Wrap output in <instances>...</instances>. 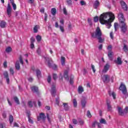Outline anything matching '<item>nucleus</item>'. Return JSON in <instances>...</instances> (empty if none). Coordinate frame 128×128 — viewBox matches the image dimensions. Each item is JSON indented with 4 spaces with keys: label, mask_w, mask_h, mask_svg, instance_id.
Here are the masks:
<instances>
[{
    "label": "nucleus",
    "mask_w": 128,
    "mask_h": 128,
    "mask_svg": "<svg viewBox=\"0 0 128 128\" xmlns=\"http://www.w3.org/2000/svg\"><path fill=\"white\" fill-rule=\"evenodd\" d=\"M114 14L112 12H106L100 14L99 17V22L101 24H106L108 28H110L112 22L114 20Z\"/></svg>",
    "instance_id": "1"
},
{
    "label": "nucleus",
    "mask_w": 128,
    "mask_h": 128,
    "mask_svg": "<svg viewBox=\"0 0 128 128\" xmlns=\"http://www.w3.org/2000/svg\"><path fill=\"white\" fill-rule=\"evenodd\" d=\"M118 18L119 20L120 26V32L122 34H124L128 32V26L126 22V18L124 16V14L120 12L118 14Z\"/></svg>",
    "instance_id": "2"
},
{
    "label": "nucleus",
    "mask_w": 128,
    "mask_h": 128,
    "mask_svg": "<svg viewBox=\"0 0 128 128\" xmlns=\"http://www.w3.org/2000/svg\"><path fill=\"white\" fill-rule=\"evenodd\" d=\"M102 30H100V27H97L95 32L91 33V36L94 38H97L98 40V42L100 44H102L104 42V40L102 38Z\"/></svg>",
    "instance_id": "3"
},
{
    "label": "nucleus",
    "mask_w": 128,
    "mask_h": 128,
    "mask_svg": "<svg viewBox=\"0 0 128 128\" xmlns=\"http://www.w3.org/2000/svg\"><path fill=\"white\" fill-rule=\"evenodd\" d=\"M44 59L46 62H48V66L49 68H52L53 70H56L58 68V66L56 65V64H54L52 65V64H54V61H52V58H50L48 57H44Z\"/></svg>",
    "instance_id": "4"
},
{
    "label": "nucleus",
    "mask_w": 128,
    "mask_h": 128,
    "mask_svg": "<svg viewBox=\"0 0 128 128\" xmlns=\"http://www.w3.org/2000/svg\"><path fill=\"white\" fill-rule=\"evenodd\" d=\"M112 45L108 46L107 50H109L108 52V58H109L110 60H112V56H114V52H112Z\"/></svg>",
    "instance_id": "5"
},
{
    "label": "nucleus",
    "mask_w": 128,
    "mask_h": 128,
    "mask_svg": "<svg viewBox=\"0 0 128 128\" xmlns=\"http://www.w3.org/2000/svg\"><path fill=\"white\" fill-rule=\"evenodd\" d=\"M119 90L122 92L123 94H128V90H126V86L124 84L121 83L119 87Z\"/></svg>",
    "instance_id": "6"
},
{
    "label": "nucleus",
    "mask_w": 128,
    "mask_h": 128,
    "mask_svg": "<svg viewBox=\"0 0 128 128\" xmlns=\"http://www.w3.org/2000/svg\"><path fill=\"white\" fill-rule=\"evenodd\" d=\"M46 114L44 112H41L39 116H37V120L38 122H40L41 120H43V122H46Z\"/></svg>",
    "instance_id": "7"
},
{
    "label": "nucleus",
    "mask_w": 128,
    "mask_h": 128,
    "mask_svg": "<svg viewBox=\"0 0 128 128\" xmlns=\"http://www.w3.org/2000/svg\"><path fill=\"white\" fill-rule=\"evenodd\" d=\"M110 80V76L108 74H105L103 76V82L104 84H108Z\"/></svg>",
    "instance_id": "8"
},
{
    "label": "nucleus",
    "mask_w": 128,
    "mask_h": 128,
    "mask_svg": "<svg viewBox=\"0 0 128 128\" xmlns=\"http://www.w3.org/2000/svg\"><path fill=\"white\" fill-rule=\"evenodd\" d=\"M3 74L4 76V78H6V82L8 84H10V78L8 77V72L5 71V72H4Z\"/></svg>",
    "instance_id": "9"
},
{
    "label": "nucleus",
    "mask_w": 128,
    "mask_h": 128,
    "mask_svg": "<svg viewBox=\"0 0 128 128\" xmlns=\"http://www.w3.org/2000/svg\"><path fill=\"white\" fill-rule=\"evenodd\" d=\"M120 4L122 8H123L124 10H128V5L126 4V2L124 1H120Z\"/></svg>",
    "instance_id": "10"
},
{
    "label": "nucleus",
    "mask_w": 128,
    "mask_h": 128,
    "mask_svg": "<svg viewBox=\"0 0 128 128\" xmlns=\"http://www.w3.org/2000/svg\"><path fill=\"white\" fill-rule=\"evenodd\" d=\"M56 86L52 85L51 88V94L52 96H56Z\"/></svg>",
    "instance_id": "11"
},
{
    "label": "nucleus",
    "mask_w": 128,
    "mask_h": 128,
    "mask_svg": "<svg viewBox=\"0 0 128 128\" xmlns=\"http://www.w3.org/2000/svg\"><path fill=\"white\" fill-rule=\"evenodd\" d=\"M110 65L108 64H106L104 66V69L102 70V72L106 74L108 72V71L110 70Z\"/></svg>",
    "instance_id": "12"
},
{
    "label": "nucleus",
    "mask_w": 128,
    "mask_h": 128,
    "mask_svg": "<svg viewBox=\"0 0 128 128\" xmlns=\"http://www.w3.org/2000/svg\"><path fill=\"white\" fill-rule=\"evenodd\" d=\"M7 14L9 16V17L10 16V14H12V6H10V4H8Z\"/></svg>",
    "instance_id": "13"
},
{
    "label": "nucleus",
    "mask_w": 128,
    "mask_h": 128,
    "mask_svg": "<svg viewBox=\"0 0 128 128\" xmlns=\"http://www.w3.org/2000/svg\"><path fill=\"white\" fill-rule=\"evenodd\" d=\"M115 64H117L121 65L122 64V58L120 57H118L116 60H114Z\"/></svg>",
    "instance_id": "14"
},
{
    "label": "nucleus",
    "mask_w": 128,
    "mask_h": 128,
    "mask_svg": "<svg viewBox=\"0 0 128 128\" xmlns=\"http://www.w3.org/2000/svg\"><path fill=\"white\" fill-rule=\"evenodd\" d=\"M106 104H107V108L108 112H110L112 110V108L110 105V102L107 100L106 101Z\"/></svg>",
    "instance_id": "15"
},
{
    "label": "nucleus",
    "mask_w": 128,
    "mask_h": 128,
    "mask_svg": "<svg viewBox=\"0 0 128 128\" xmlns=\"http://www.w3.org/2000/svg\"><path fill=\"white\" fill-rule=\"evenodd\" d=\"M64 77L66 80H69L70 78L68 77V70L64 71Z\"/></svg>",
    "instance_id": "16"
},
{
    "label": "nucleus",
    "mask_w": 128,
    "mask_h": 128,
    "mask_svg": "<svg viewBox=\"0 0 128 128\" xmlns=\"http://www.w3.org/2000/svg\"><path fill=\"white\" fill-rule=\"evenodd\" d=\"M31 90L33 92H36L38 94V88L36 86H33L31 88Z\"/></svg>",
    "instance_id": "17"
},
{
    "label": "nucleus",
    "mask_w": 128,
    "mask_h": 128,
    "mask_svg": "<svg viewBox=\"0 0 128 128\" xmlns=\"http://www.w3.org/2000/svg\"><path fill=\"white\" fill-rule=\"evenodd\" d=\"M118 110L119 116H124V111L122 110V108L121 107L118 106Z\"/></svg>",
    "instance_id": "18"
},
{
    "label": "nucleus",
    "mask_w": 128,
    "mask_h": 128,
    "mask_svg": "<svg viewBox=\"0 0 128 128\" xmlns=\"http://www.w3.org/2000/svg\"><path fill=\"white\" fill-rule=\"evenodd\" d=\"M15 68L17 70H20V61L17 60L15 64Z\"/></svg>",
    "instance_id": "19"
},
{
    "label": "nucleus",
    "mask_w": 128,
    "mask_h": 128,
    "mask_svg": "<svg viewBox=\"0 0 128 128\" xmlns=\"http://www.w3.org/2000/svg\"><path fill=\"white\" fill-rule=\"evenodd\" d=\"M36 76L38 78H42V72H40V70H36Z\"/></svg>",
    "instance_id": "20"
},
{
    "label": "nucleus",
    "mask_w": 128,
    "mask_h": 128,
    "mask_svg": "<svg viewBox=\"0 0 128 128\" xmlns=\"http://www.w3.org/2000/svg\"><path fill=\"white\" fill-rule=\"evenodd\" d=\"M100 1H98V0H96L94 2V8L96 9L98 8V6H100Z\"/></svg>",
    "instance_id": "21"
},
{
    "label": "nucleus",
    "mask_w": 128,
    "mask_h": 128,
    "mask_svg": "<svg viewBox=\"0 0 128 128\" xmlns=\"http://www.w3.org/2000/svg\"><path fill=\"white\" fill-rule=\"evenodd\" d=\"M84 92V88L82 86H79L78 87V94H82Z\"/></svg>",
    "instance_id": "22"
},
{
    "label": "nucleus",
    "mask_w": 128,
    "mask_h": 128,
    "mask_svg": "<svg viewBox=\"0 0 128 128\" xmlns=\"http://www.w3.org/2000/svg\"><path fill=\"white\" fill-rule=\"evenodd\" d=\"M108 94H109V96H112L113 98H114V100H116V93H114V92H112L108 91Z\"/></svg>",
    "instance_id": "23"
},
{
    "label": "nucleus",
    "mask_w": 128,
    "mask_h": 128,
    "mask_svg": "<svg viewBox=\"0 0 128 128\" xmlns=\"http://www.w3.org/2000/svg\"><path fill=\"white\" fill-rule=\"evenodd\" d=\"M0 26L1 28H6V22L4 20L1 21V22L0 23Z\"/></svg>",
    "instance_id": "24"
},
{
    "label": "nucleus",
    "mask_w": 128,
    "mask_h": 128,
    "mask_svg": "<svg viewBox=\"0 0 128 128\" xmlns=\"http://www.w3.org/2000/svg\"><path fill=\"white\" fill-rule=\"evenodd\" d=\"M63 106L64 108V110H68L70 109L68 103H63Z\"/></svg>",
    "instance_id": "25"
},
{
    "label": "nucleus",
    "mask_w": 128,
    "mask_h": 128,
    "mask_svg": "<svg viewBox=\"0 0 128 128\" xmlns=\"http://www.w3.org/2000/svg\"><path fill=\"white\" fill-rule=\"evenodd\" d=\"M51 14L52 16H56V8H52L51 9Z\"/></svg>",
    "instance_id": "26"
},
{
    "label": "nucleus",
    "mask_w": 128,
    "mask_h": 128,
    "mask_svg": "<svg viewBox=\"0 0 128 128\" xmlns=\"http://www.w3.org/2000/svg\"><path fill=\"white\" fill-rule=\"evenodd\" d=\"M38 28H40V26L38 25H36L34 28V32L35 34H36L38 32Z\"/></svg>",
    "instance_id": "27"
},
{
    "label": "nucleus",
    "mask_w": 128,
    "mask_h": 128,
    "mask_svg": "<svg viewBox=\"0 0 128 128\" xmlns=\"http://www.w3.org/2000/svg\"><path fill=\"white\" fill-rule=\"evenodd\" d=\"M100 124H106V120L105 119L102 118L100 120Z\"/></svg>",
    "instance_id": "28"
},
{
    "label": "nucleus",
    "mask_w": 128,
    "mask_h": 128,
    "mask_svg": "<svg viewBox=\"0 0 128 128\" xmlns=\"http://www.w3.org/2000/svg\"><path fill=\"white\" fill-rule=\"evenodd\" d=\"M81 104H82V108H85L86 104V100H82Z\"/></svg>",
    "instance_id": "29"
},
{
    "label": "nucleus",
    "mask_w": 128,
    "mask_h": 128,
    "mask_svg": "<svg viewBox=\"0 0 128 128\" xmlns=\"http://www.w3.org/2000/svg\"><path fill=\"white\" fill-rule=\"evenodd\" d=\"M66 62V58L64 56L61 57V63L62 66H64Z\"/></svg>",
    "instance_id": "30"
},
{
    "label": "nucleus",
    "mask_w": 128,
    "mask_h": 128,
    "mask_svg": "<svg viewBox=\"0 0 128 128\" xmlns=\"http://www.w3.org/2000/svg\"><path fill=\"white\" fill-rule=\"evenodd\" d=\"M14 100L16 104H20V100H18V97L14 96Z\"/></svg>",
    "instance_id": "31"
},
{
    "label": "nucleus",
    "mask_w": 128,
    "mask_h": 128,
    "mask_svg": "<svg viewBox=\"0 0 128 128\" xmlns=\"http://www.w3.org/2000/svg\"><path fill=\"white\" fill-rule=\"evenodd\" d=\"M9 120L10 124L14 122V116L12 115H10L9 116Z\"/></svg>",
    "instance_id": "32"
},
{
    "label": "nucleus",
    "mask_w": 128,
    "mask_h": 128,
    "mask_svg": "<svg viewBox=\"0 0 128 128\" xmlns=\"http://www.w3.org/2000/svg\"><path fill=\"white\" fill-rule=\"evenodd\" d=\"M28 116L29 122H30V124H34V120L30 118V114H28Z\"/></svg>",
    "instance_id": "33"
},
{
    "label": "nucleus",
    "mask_w": 128,
    "mask_h": 128,
    "mask_svg": "<svg viewBox=\"0 0 128 128\" xmlns=\"http://www.w3.org/2000/svg\"><path fill=\"white\" fill-rule=\"evenodd\" d=\"M73 104L74 108H76V106H78V102L76 101V99L73 100Z\"/></svg>",
    "instance_id": "34"
},
{
    "label": "nucleus",
    "mask_w": 128,
    "mask_h": 128,
    "mask_svg": "<svg viewBox=\"0 0 128 128\" xmlns=\"http://www.w3.org/2000/svg\"><path fill=\"white\" fill-rule=\"evenodd\" d=\"M20 64H22V66H24V60H22V55H20L19 58Z\"/></svg>",
    "instance_id": "35"
},
{
    "label": "nucleus",
    "mask_w": 128,
    "mask_h": 128,
    "mask_svg": "<svg viewBox=\"0 0 128 128\" xmlns=\"http://www.w3.org/2000/svg\"><path fill=\"white\" fill-rule=\"evenodd\" d=\"M6 52H12V47L8 46L6 49Z\"/></svg>",
    "instance_id": "36"
},
{
    "label": "nucleus",
    "mask_w": 128,
    "mask_h": 128,
    "mask_svg": "<svg viewBox=\"0 0 128 128\" xmlns=\"http://www.w3.org/2000/svg\"><path fill=\"white\" fill-rule=\"evenodd\" d=\"M36 40L37 42H40V40H42V36H40V35H38L36 36Z\"/></svg>",
    "instance_id": "37"
},
{
    "label": "nucleus",
    "mask_w": 128,
    "mask_h": 128,
    "mask_svg": "<svg viewBox=\"0 0 128 128\" xmlns=\"http://www.w3.org/2000/svg\"><path fill=\"white\" fill-rule=\"evenodd\" d=\"M123 50L125 52H126L128 50V46H126V44H124Z\"/></svg>",
    "instance_id": "38"
},
{
    "label": "nucleus",
    "mask_w": 128,
    "mask_h": 128,
    "mask_svg": "<svg viewBox=\"0 0 128 128\" xmlns=\"http://www.w3.org/2000/svg\"><path fill=\"white\" fill-rule=\"evenodd\" d=\"M47 82L48 84H50V82H52V76L49 75L47 78Z\"/></svg>",
    "instance_id": "39"
},
{
    "label": "nucleus",
    "mask_w": 128,
    "mask_h": 128,
    "mask_svg": "<svg viewBox=\"0 0 128 128\" xmlns=\"http://www.w3.org/2000/svg\"><path fill=\"white\" fill-rule=\"evenodd\" d=\"M78 122H79L80 126H84V121L80 119L78 120Z\"/></svg>",
    "instance_id": "40"
},
{
    "label": "nucleus",
    "mask_w": 128,
    "mask_h": 128,
    "mask_svg": "<svg viewBox=\"0 0 128 128\" xmlns=\"http://www.w3.org/2000/svg\"><path fill=\"white\" fill-rule=\"evenodd\" d=\"M28 105L29 108H32V106H34V105L32 104V101L28 102Z\"/></svg>",
    "instance_id": "41"
},
{
    "label": "nucleus",
    "mask_w": 128,
    "mask_h": 128,
    "mask_svg": "<svg viewBox=\"0 0 128 128\" xmlns=\"http://www.w3.org/2000/svg\"><path fill=\"white\" fill-rule=\"evenodd\" d=\"M63 12L65 16H68V12L66 11V8H63Z\"/></svg>",
    "instance_id": "42"
},
{
    "label": "nucleus",
    "mask_w": 128,
    "mask_h": 128,
    "mask_svg": "<svg viewBox=\"0 0 128 128\" xmlns=\"http://www.w3.org/2000/svg\"><path fill=\"white\" fill-rule=\"evenodd\" d=\"M12 4V6L13 7V10H16V4H14V3H11Z\"/></svg>",
    "instance_id": "43"
},
{
    "label": "nucleus",
    "mask_w": 128,
    "mask_h": 128,
    "mask_svg": "<svg viewBox=\"0 0 128 128\" xmlns=\"http://www.w3.org/2000/svg\"><path fill=\"white\" fill-rule=\"evenodd\" d=\"M46 118L48 119V122H51L50 118V114L47 113L46 114Z\"/></svg>",
    "instance_id": "44"
},
{
    "label": "nucleus",
    "mask_w": 128,
    "mask_h": 128,
    "mask_svg": "<svg viewBox=\"0 0 128 128\" xmlns=\"http://www.w3.org/2000/svg\"><path fill=\"white\" fill-rule=\"evenodd\" d=\"M94 22H98V16H96L95 17H94Z\"/></svg>",
    "instance_id": "45"
},
{
    "label": "nucleus",
    "mask_w": 128,
    "mask_h": 128,
    "mask_svg": "<svg viewBox=\"0 0 128 128\" xmlns=\"http://www.w3.org/2000/svg\"><path fill=\"white\" fill-rule=\"evenodd\" d=\"M91 68H92V70L94 74V72H96V68L94 67V65L91 64Z\"/></svg>",
    "instance_id": "46"
},
{
    "label": "nucleus",
    "mask_w": 128,
    "mask_h": 128,
    "mask_svg": "<svg viewBox=\"0 0 128 128\" xmlns=\"http://www.w3.org/2000/svg\"><path fill=\"white\" fill-rule=\"evenodd\" d=\"M98 124V121L95 120L94 122L92 124V128H96V125Z\"/></svg>",
    "instance_id": "47"
},
{
    "label": "nucleus",
    "mask_w": 128,
    "mask_h": 128,
    "mask_svg": "<svg viewBox=\"0 0 128 128\" xmlns=\"http://www.w3.org/2000/svg\"><path fill=\"white\" fill-rule=\"evenodd\" d=\"M56 104H57V106H60V98H56Z\"/></svg>",
    "instance_id": "48"
},
{
    "label": "nucleus",
    "mask_w": 128,
    "mask_h": 128,
    "mask_svg": "<svg viewBox=\"0 0 128 128\" xmlns=\"http://www.w3.org/2000/svg\"><path fill=\"white\" fill-rule=\"evenodd\" d=\"M72 122L74 124H78V120L76 118L72 119Z\"/></svg>",
    "instance_id": "49"
},
{
    "label": "nucleus",
    "mask_w": 128,
    "mask_h": 128,
    "mask_svg": "<svg viewBox=\"0 0 128 128\" xmlns=\"http://www.w3.org/2000/svg\"><path fill=\"white\" fill-rule=\"evenodd\" d=\"M88 22L90 26H92V20H90V18H88Z\"/></svg>",
    "instance_id": "50"
},
{
    "label": "nucleus",
    "mask_w": 128,
    "mask_h": 128,
    "mask_svg": "<svg viewBox=\"0 0 128 128\" xmlns=\"http://www.w3.org/2000/svg\"><path fill=\"white\" fill-rule=\"evenodd\" d=\"M87 116L88 118H92V114L90 110L87 111Z\"/></svg>",
    "instance_id": "51"
},
{
    "label": "nucleus",
    "mask_w": 128,
    "mask_h": 128,
    "mask_svg": "<svg viewBox=\"0 0 128 128\" xmlns=\"http://www.w3.org/2000/svg\"><path fill=\"white\" fill-rule=\"evenodd\" d=\"M114 26L115 30H116V28L117 30L118 29V24L114 23Z\"/></svg>",
    "instance_id": "52"
},
{
    "label": "nucleus",
    "mask_w": 128,
    "mask_h": 128,
    "mask_svg": "<svg viewBox=\"0 0 128 128\" xmlns=\"http://www.w3.org/2000/svg\"><path fill=\"white\" fill-rule=\"evenodd\" d=\"M56 78H58V76L56 75V74H53V80H56Z\"/></svg>",
    "instance_id": "53"
},
{
    "label": "nucleus",
    "mask_w": 128,
    "mask_h": 128,
    "mask_svg": "<svg viewBox=\"0 0 128 128\" xmlns=\"http://www.w3.org/2000/svg\"><path fill=\"white\" fill-rule=\"evenodd\" d=\"M36 52H37L38 54V56H40L41 51H40V48H38V50H36Z\"/></svg>",
    "instance_id": "54"
},
{
    "label": "nucleus",
    "mask_w": 128,
    "mask_h": 128,
    "mask_svg": "<svg viewBox=\"0 0 128 128\" xmlns=\"http://www.w3.org/2000/svg\"><path fill=\"white\" fill-rule=\"evenodd\" d=\"M3 65L4 68H8V62H4L3 64Z\"/></svg>",
    "instance_id": "55"
},
{
    "label": "nucleus",
    "mask_w": 128,
    "mask_h": 128,
    "mask_svg": "<svg viewBox=\"0 0 128 128\" xmlns=\"http://www.w3.org/2000/svg\"><path fill=\"white\" fill-rule=\"evenodd\" d=\"M35 40H36L33 37H32L30 38L31 44H34V42Z\"/></svg>",
    "instance_id": "56"
},
{
    "label": "nucleus",
    "mask_w": 128,
    "mask_h": 128,
    "mask_svg": "<svg viewBox=\"0 0 128 128\" xmlns=\"http://www.w3.org/2000/svg\"><path fill=\"white\" fill-rule=\"evenodd\" d=\"M80 4L81 6H86V2H84V0H81L80 2Z\"/></svg>",
    "instance_id": "57"
},
{
    "label": "nucleus",
    "mask_w": 128,
    "mask_h": 128,
    "mask_svg": "<svg viewBox=\"0 0 128 128\" xmlns=\"http://www.w3.org/2000/svg\"><path fill=\"white\" fill-rule=\"evenodd\" d=\"M44 20L45 22H46V20H48V14H46V13L44 14Z\"/></svg>",
    "instance_id": "58"
},
{
    "label": "nucleus",
    "mask_w": 128,
    "mask_h": 128,
    "mask_svg": "<svg viewBox=\"0 0 128 128\" xmlns=\"http://www.w3.org/2000/svg\"><path fill=\"white\" fill-rule=\"evenodd\" d=\"M60 28L61 32H64V26H60Z\"/></svg>",
    "instance_id": "59"
},
{
    "label": "nucleus",
    "mask_w": 128,
    "mask_h": 128,
    "mask_svg": "<svg viewBox=\"0 0 128 128\" xmlns=\"http://www.w3.org/2000/svg\"><path fill=\"white\" fill-rule=\"evenodd\" d=\"M10 70L12 74H14V69L12 68H10Z\"/></svg>",
    "instance_id": "60"
},
{
    "label": "nucleus",
    "mask_w": 128,
    "mask_h": 128,
    "mask_svg": "<svg viewBox=\"0 0 128 128\" xmlns=\"http://www.w3.org/2000/svg\"><path fill=\"white\" fill-rule=\"evenodd\" d=\"M110 38L112 40H114V33H112V32L110 33Z\"/></svg>",
    "instance_id": "61"
},
{
    "label": "nucleus",
    "mask_w": 128,
    "mask_h": 128,
    "mask_svg": "<svg viewBox=\"0 0 128 128\" xmlns=\"http://www.w3.org/2000/svg\"><path fill=\"white\" fill-rule=\"evenodd\" d=\"M28 80L30 82H32L34 80V78H32V77H30V78H28Z\"/></svg>",
    "instance_id": "62"
},
{
    "label": "nucleus",
    "mask_w": 128,
    "mask_h": 128,
    "mask_svg": "<svg viewBox=\"0 0 128 128\" xmlns=\"http://www.w3.org/2000/svg\"><path fill=\"white\" fill-rule=\"evenodd\" d=\"M67 4L68 6H70V4H72V0H68Z\"/></svg>",
    "instance_id": "63"
},
{
    "label": "nucleus",
    "mask_w": 128,
    "mask_h": 128,
    "mask_svg": "<svg viewBox=\"0 0 128 128\" xmlns=\"http://www.w3.org/2000/svg\"><path fill=\"white\" fill-rule=\"evenodd\" d=\"M124 112L126 114L128 112V106H126L124 110Z\"/></svg>",
    "instance_id": "64"
}]
</instances>
